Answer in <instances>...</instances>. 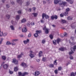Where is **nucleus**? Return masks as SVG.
I'll return each mask as SVG.
<instances>
[{
	"label": "nucleus",
	"instance_id": "obj_17",
	"mask_svg": "<svg viewBox=\"0 0 76 76\" xmlns=\"http://www.w3.org/2000/svg\"><path fill=\"white\" fill-rule=\"evenodd\" d=\"M67 19H68V20H72L73 19V18H72V17H68L67 18Z\"/></svg>",
	"mask_w": 76,
	"mask_h": 76
},
{
	"label": "nucleus",
	"instance_id": "obj_19",
	"mask_svg": "<svg viewBox=\"0 0 76 76\" xmlns=\"http://www.w3.org/2000/svg\"><path fill=\"white\" fill-rule=\"evenodd\" d=\"M22 56H23V53H21L20 55H18L17 58H20V57H22Z\"/></svg>",
	"mask_w": 76,
	"mask_h": 76
},
{
	"label": "nucleus",
	"instance_id": "obj_3",
	"mask_svg": "<svg viewBox=\"0 0 76 76\" xmlns=\"http://www.w3.org/2000/svg\"><path fill=\"white\" fill-rule=\"evenodd\" d=\"M7 35V33H4L3 34L2 32H1L0 30V37H2V36H4V37L6 36Z\"/></svg>",
	"mask_w": 76,
	"mask_h": 76
},
{
	"label": "nucleus",
	"instance_id": "obj_7",
	"mask_svg": "<svg viewBox=\"0 0 76 76\" xmlns=\"http://www.w3.org/2000/svg\"><path fill=\"white\" fill-rule=\"evenodd\" d=\"M64 16H66L68 15H67L66 13L65 12L60 14V16L61 18H63V17H64Z\"/></svg>",
	"mask_w": 76,
	"mask_h": 76
},
{
	"label": "nucleus",
	"instance_id": "obj_52",
	"mask_svg": "<svg viewBox=\"0 0 76 76\" xmlns=\"http://www.w3.org/2000/svg\"><path fill=\"white\" fill-rule=\"evenodd\" d=\"M58 70H61V67H59L58 68Z\"/></svg>",
	"mask_w": 76,
	"mask_h": 76
},
{
	"label": "nucleus",
	"instance_id": "obj_9",
	"mask_svg": "<svg viewBox=\"0 0 76 76\" xmlns=\"http://www.w3.org/2000/svg\"><path fill=\"white\" fill-rule=\"evenodd\" d=\"M70 11V9L69 8H67L66 10V12H65L66 14V15L68 16V12H69Z\"/></svg>",
	"mask_w": 76,
	"mask_h": 76
},
{
	"label": "nucleus",
	"instance_id": "obj_30",
	"mask_svg": "<svg viewBox=\"0 0 76 76\" xmlns=\"http://www.w3.org/2000/svg\"><path fill=\"white\" fill-rule=\"evenodd\" d=\"M30 4V2L29 1H27L26 2V6H28Z\"/></svg>",
	"mask_w": 76,
	"mask_h": 76
},
{
	"label": "nucleus",
	"instance_id": "obj_35",
	"mask_svg": "<svg viewBox=\"0 0 76 76\" xmlns=\"http://www.w3.org/2000/svg\"><path fill=\"white\" fill-rule=\"evenodd\" d=\"M53 44L54 45H56V40L53 41Z\"/></svg>",
	"mask_w": 76,
	"mask_h": 76
},
{
	"label": "nucleus",
	"instance_id": "obj_26",
	"mask_svg": "<svg viewBox=\"0 0 76 76\" xmlns=\"http://www.w3.org/2000/svg\"><path fill=\"white\" fill-rule=\"evenodd\" d=\"M58 3H59V4H60V5H62V4H63V1H59L58 2Z\"/></svg>",
	"mask_w": 76,
	"mask_h": 76
},
{
	"label": "nucleus",
	"instance_id": "obj_61",
	"mask_svg": "<svg viewBox=\"0 0 76 76\" xmlns=\"http://www.w3.org/2000/svg\"><path fill=\"white\" fill-rule=\"evenodd\" d=\"M75 43L74 42H72L71 43V45H75Z\"/></svg>",
	"mask_w": 76,
	"mask_h": 76
},
{
	"label": "nucleus",
	"instance_id": "obj_41",
	"mask_svg": "<svg viewBox=\"0 0 76 76\" xmlns=\"http://www.w3.org/2000/svg\"><path fill=\"white\" fill-rule=\"evenodd\" d=\"M49 37L51 39L53 38V35L50 34V35Z\"/></svg>",
	"mask_w": 76,
	"mask_h": 76
},
{
	"label": "nucleus",
	"instance_id": "obj_49",
	"mask_svg": "<svg viewBox=\"0 0 76 76\" xmlns=\"http://www.w3.org/2000/svg\"><path fill=\"white\" fill-rule=\"evenodd\" d=\"M66 4V2H63L62 4V5H65V4Z\"/></svg>",
	"mask_w": 76,
	"mask_h": 76
},
{
	"label": "nucleus",
	"instance_id": "obj_32",
	"mask_svg": "<svg viewBox=\"0 0 76 76\" xmlns=\"http://www.w3.org/2000/svg\"><path fill=\"white\" fill-rule=\"evenodd\" d=\"M41 32V31H38L37 30L36 31V33L37 34H40Z\"/></svg>",
	"mask_w": 76,
	"mask_h": 76
},
{
	"label": "nucleus",
	"instance_id": "obj_64",
	"mask_svg": "<svg viewBox=\"0 0 76 76\" xmlns=\"http://www.w3.org/2000/svg\"><path fill=\"white\" fill-rule=\"evenodd\" d=\"M33 9L34 10V11H35V7H34L33 8Z\"/></svg>",
	"mask_w": 76,
	"mask_h": 76
},
{
	"label": "nucleus",
	"instance_id": "obj_24",
	"mask_svg": "<svg viewBox=\"0 0 76 76\" xmlns=\"http://www.w3.org/2000/svg\"><path fill=\"white\" fill-rule=\"evenodd\" d=\"M56 41L58 44H59V42H60V41H61V40L60 39H58Z\"/></svg>",
	"mask_w": 76,
	"mask_h": 76
},
{
	"label": "nucleus",
	"instance_id": "obj_58",
	"mask_svg": "<svg viewBox=\"0 0 76 76\" xmlns=\"http://www.w3.org/2000/svg\"><path fill=\"white\" fill-rule=\"evenodd\" d=\"M64 37H67V34L65 33V34H64Z\"/></svg>",
	"mask_w": 76,
	"mask_h": 76
},
{
	"label": "nucleus",
	"instance_id": "obj_44",
	"mask_svg": "<svg viewBox=\"0 0 76 76\" xmlns=\"http://www.w3.org/2000/svg\"><path fill=\"white\" fill-rule=\"evenodd\" d=\"M62 22H63V23H66V21L64 20H61Z\"/></svg>",
	"mask_w": 76,
	"mask_h": 76
},
{
	"label": "nucleus",
	"instance_id": "obj_8",
	"mask_svg": "<svg viewBox=\"0 0 76 76\" xmlns=\"http://www.w3.org/2000/svg\"><path fill=\"white\" fill-rule=\"evenodd\" d=\"M8 67H9V65L7 64H4L3 66V68L4 69H7Z\"/></svg>",
	"mask_w": 76,
	"mask_h": 76
},
{
	"label": "nucleus",
	"instance_id": "obj_42",
	"mask_svg": "<svg viewBox=\"0 0 76 76\" xmlns=\"http://www.w3.org/2000/svg\"><path fill=\"white\" fill-rule=\"evenodd\" d=\"M46 41H45V40L44 39H43V40H42V43L43 44H45V42H46Z\"/></svg>",
	"mask_w": 76,
	"mask_h": 76
},
{
	"label": "nucleus",
	"instance_id": "obj_23",
	"mask_svg": "<svg viewBox=\"0 0 76 76\" xmlns=\"http://www.w3.org/2000/svg\"><path fill=\"white\" fill-rule=\"evenodd\" d=\"M28 73L27 72H24L22 74L21 76H25L26 75H28Z\"/></svg>",
	"mask_w": 76,
	"mask_h": 76
},
{
	"label": "nucleus",
	"instance_id": "obj_18",
	"mask_svg": "<svg viewBox=\"0 0 76 76\" xmlns=\"http://www.w3.org/2000/svg\"><path fill=\"white\" fill-rule=\"evenodd\" d=\"M58 0H54V4H57L58 3Z\"/></svg>",
	"mask_w": 76,
	"mask_h": 76
},
{
	"label": "nucleus",
	"instance_id": "obj_57",
	"mask_svg": "<svg viewBox=\"0 0 76 76\" xmlns=\"http://www.w3.org/2000/svg\"><path fill=\"white\" fill-rule=\"evenodd\" d=\"M9 73L10 74H13V72L12 71H9Z\"/></svg>",
	"mask_w": 76,
	"mask_h": 76
},
{
	"label": "nucleus",
	"instance_id": "obj_56",
	"mask_svg": "<svg viewBox=\"0 0 76 76\" xmlns=\"http://www.w3.org/2000/svg\"><path fill=\"white\" fill-rule=\"evenodd\" d=\"M31 25H32L33 26L34 25V22H32L31 23Z\"/></svg>",
	"mask_w": 76,
	"mask_h": 76
},
{
	"label": "nucleus",
	"instance_id": "obj_54",
	"mask_svg": "<svg viewBox=\"0 0 76 76\" xmlns=\"http://www.w3.org/2000/svg\"><path fill=\"white\" fill-rule=\"evenodd\" d=\"M28 37H31V33H29L28 34Z\"/></svg>",
	"mask_w": 76,
	"mask_h": 76
},
{
	"label": "nucleus",
	"instance_id": "obj_15",
	"mask_svg": "<svg viewBox=\"0 0 76 76\" xmlns=\"http://www.w3.org/2000/svg\"><path fill=\"white\" fill-rule=\"evenodd\" d=\"M2 59L4 61L6 60V57L5 56H2Z\"/></svg>",
	"mask_w": 76,
	"mask_h": 76
},
{
	"label": "nucleus",
	"instance_id": "obj_53",
	"mask_svg": "<svg viewBox=\"0 0 76 76\" xmlns=\"http://www.w3.org/2000/svg\"><path fill=\"white\" fill-rule=\"evenodd\" d=\"M23 42L25 44H27V42L26 41H23Z\"/></svg>",
	"mask_w": 76,
	"mask_h": 76
},
{
	"label": "nucleus",
	"instance_id": "obj_45",
	"mask_svg": "<svg viewBox=\"0 0 76 76\" xmlns=\"http://www.w3.org/2000/svg\"><path fill=\"white\" fill-rule=\"evenodd\" d=\"M3 39L1 38L0 41V44H1V43L2 42V41H3Z\"/></svg>",
	"mask_w": 76,
	"mask_h": 76
},
{
	"label": "nucleus",
	"instance_id": "obj_36",
	"mask_svg": "<svg viewBox=\"0 0 76 76\" xmlns=\"http://www.w3.org/2000/svg\"><path fill=\"white\" fill-rule=\"evenodd\" d=\"M57 60H55L54 63H53V64L54 65H55V66H56L57 64Z\"/></svg>",
	"mask_w": 76,
	"mask_h": 76
},
{
	"label": "nucleus",
	"instance_id": "obj_16",
	"mask_svg": "<svg viewBox=\"0 0 76 76\" xmlns=\"http://www.w3.org/2000/svg\"><path fill=\"white\" fill-rule=\"evenodd\" d=\"M10 27L11 30H12V31H14L15 30V27H14V26H13L11 25L10 26Z\"/></svg>",
	"mask_w": 76,
	"mask_h": 76
},
{
	"label": "nucleus",
	"instance_id": "obj_5",
	"mask_svg": "<svg viewBox=\"0 0 76 76\" xmlns=\"http://www.w3.org/2000/svg\"><path fill=\"white\" fill-rule=\"evenodd\" d=\"M21 66L22 67H24V68H25L26 67H27V65H26V63L23 62L21 63Z\"/></svg>",
	"mask_w": 76,
	"mask_h": 76
},
{
	"label": "nucleus",
	"instance_id": "obj_11",
	"mask_svg": "<svg viewBox=\"0 0 76 76\" xmlns=\"http://www.w3.org/2000/svg\"><path fill=\"white\" fill-rule=\"evenodd\" d=\"M40 73H39V71H36L35 72V76H38L39 75Z\"/></svg>",
	"mask_w": 76,
	"mask_h": 76
},
{
	"label": "nucleus",
	"instance_id": "obj_37",
	"mask_svg": "<svg viewBox=\"0 0 76 76\" xmlns=\"http://www.w3.org/2000/svg\"><path fill=\"white\" fill-rule=\"evenodd\" d=\"M73 50H72V51H71V52H69V55H70V54H73V53H74V52H73Z\"/></svg>",
	"mask_w": 76,
	"mask_h": 76
},
{
	"label": "nucleus",
	"instance_id": "obj_28",
	"mask_svg": "<svg viewBox=\"0 0 76 76\" xmlns=\"http://www.w3.org/2000/svg\"><path fill=\"white\" fill-rule=\"evenodd\" d=\"M6 45H11L12 43L10 41H7L6 43Z\"/></svg>",
	"mask_w": 76,
	"mask_h": 76
},
{
	"label": "nucleus",
	"instance_id": "obj_2",
	"mask_svg": "<svg viewBox=\"0 0 76 76\" xmlns=\"http://www.w3.org/2000/svg\"><path fill=\"white\" fill-rule=\"evenodd\" d=\"M43 30H45V32L46 34H48V32H49V31H48V30H49V29L46 28V26H45L44 28H43Z\"/></svg>",
	"mask_w": 76,
	"mask_h": 76
},
{
	"label": "nucleus",
	"instance_id": "obj_31",
	"mask_svg": "<svg viewBox=\"0 0 76 76\" xmlns=\"http://www.w3.org/2000/svg\"><path fill=\"white\" fill-rule=\"evenodd\" d=\"M49 66L50 67H54V65L53 64H50L49 65Z\"/></svg>",
	"mask_w": 76,
	"mask_h": 76
},
{
	"label": "nucleus",
	"instance_id": "obj_46",
	"mask_svg": "<svg viewBox=\"0 0 76 76\" xmlns=\"http://www.w3.org/2000/svg\"><path fill=\"white\" fill-rule=\"evenodd\" d=\"M42 60L43 61H45L46 60V58H43Z\"/></svg>",
	"mask_w": 76,
	"mask_h": 76
},
{
	"label": "nucleus",
	"instance_id": "obj_14",
	"mask_svg": "<svg viewBox=\"0 0 76 76\" xmlns=\"http://www.w3.org/2000/svg\"><path fill=\"white\" fill-rule=\"evenodd\" d=\"M76 49V46L75 45L74 46V48H70L71 51H72V50H73L74 51H75V50Z\"/></svg>",
	"mask_w": 76,
	"mask_h": 76
},
{
	"label": "nucleus",
	"instance_id": "obj_22",
	"mask_svg": "<svg viewBox=\"0 0 76 76\" xmlns=\"http://www.w3.org/2000/svg\"><path fill=\"white\" fill-rule=\"evenodd\" d=\"M42 55V51H40L39 52V57H41Z\"/></svg>",
	"mask_w": 76,
	"mask_h": 76
},
{
	"label": "nucleus",
	"instance_id": "obj_59",
	"mask_svg": "<svg viewBox=\"0 0 76 76\" xmlns=\"http://www.w3.org/2000/svg\"><path fill=\"white\" fill-rule=\"evenodd\" d=\"M54 72L56 74H57V70H55Z\"/></svg>",
	"mask_w": 76,
	"mask_h": 76
},
{
	"label": "nucleus",
	"instance_id": "obj_38",
	"mask_svg": "<svg viewBox=\"0 0 76 76\" xmlns=\"http://www.w3.org/2000/svg\"><path fill=\"white\" fill-rule=\"evenodd\" d=\"M69 1L70 4H73V2H74L73 0L72 1V0H70Z\"/></svg>",
	"mask_w": 76,
	"mask_h": 76
},
{
	"label": "nucleus",
	"instance_id": "obj_62",
	"mask_svg": "<svg viewBox=\"0 0 76 76\" xmlns=\"http://www.w3.org/2000/svg\"><path fill=\"white\" fill-rule=\"evenodd\" d=\"M6 7L7 8H9V5L8 4H7L6 5Z\"/></svg>",
	"mask_w": 76,
	"mask_h": 76
},
{
	"label": "nucleus",
	"instance_id": "obj_27",
	"mask_svg": "<svg viewBox=\"0 0 76 76\" xmlns=\"http://www.w3.org/2000/svg\"><path fill=\"white\" fill-rule=\"evenodd\" d=\"M59 50L60 51H63L64 50V48H59Z\"/></svg>",
	"mask_w": 76,
	"mask_h": 76
},
{
	"label": "nucleus",
	"instance_id": "obj_21",
	"mask_svg": "<svg viewBox=\"0 0 76 76\" xmlns=\"http://www.w3.org/2000/svg\"><path fill=\"white\" fill-rule=\"evenodd\" d=\"M17 3H22L23 1V0H17Z\"/></svg>",
	"mask_w": 76,
	"mask_h": 76
},
{
	"label": "nucleus",
	"instance_id": "obj_63",
	"mask_svg": "<svg viewBox=\"0 0 76 76\" xmlns=\"http://www.w3.org/2000/svg\"><path fill=\"white\" fill-rule=\"evenodd\" d=\"M28 12H31V9L30 8L28 10Z\"/></svg>",
	"mask_w": 76,
	"mask_h": 76
},
{
	"label": "nucleus",
	"instance_id": "obj_51",
	"mask_svg": "<svg viewBox=\"0 0 76 76\" xmlns=\"http://www.w3.org/2000/svg\"><path fill=\"white\" fill-rule=\"evenodd\" d=\"M40 22L41 23H44V21H43V20L42 19H41V20H40Z\"/></svg>",
	"mask_w": 76,
	"mask_h": 76
},
{
	"label": "nucleus",
	"instance_id": "obj_43",
	"mask_svg": "<svg viewBox=\"0 0 76 76\" xmlns=\"http://www.w3.org/2000/svg\"><path fill=\"white\" fill-rule=\"evenodd\" d=\"M18 41V39H13L12 40V42H14V41L15 42H16V41Z\"/></svg>",
	"mask_w": 76,
	"mask_h": 76
},
{
	"label": "nucleus",
	"instance_id": "obj_1",
	"mask_svg": "<svg viewBox=\"0 0 76 76\" xmlns=\"http://www.w3.org/2000/svg\"><path fill=\"white\" fill-rule=\"evenodd\" d=\"M42 19H44V17H45L46 19H48L49 18V16L48 15H46V14L44 13H43L42 15Z\"/></svg>",
	"mask_w": 76,
	"mask_h": 76
},
{
	"label": "nucleus",
	"instance_id": "obj_25",
	"mask_svg": "<svg viewBox=\"0 0 76 76\" xmlns=\"http://www.w3.org/2000/svg\"><path fill=\"white\" fill-rule=\"evenodd\" d=\"M6 17L7 19H10V15L7 14L6 15Z\"/></svg>",
	"mask_w": 76,
	"mask_h": 76
},
{
	"label": "nucleus",
	"instance_id": "obj_29",
	"mask_svg": "<svg viewBox=\"0 0 76 76\" xmlns=\"http://www.w3.org/2000/svg\"><path fill=\"white\" fill-rule=\"evenodd\" d=\"M14 71L15 72H17L18 70V68L17 67H15L14 69Z\"/></svg>",
	"mask_w": 76,
	"mask_h": 76
},
{
	"label": "nucleus",
	"instance_id": "obj_39",
	"mask_svg": "<svg viewBox=\"0 0 76 76\" xmlns=\"http://www.w3.org/2000/svg\"><path fill=\"white\" fill-rule=\"evenodd\" d=\"M75 74L74 72H72L71 73V76H75Z\"/></svg>",
	"mask_w": 76,
	"mask_h": 76
},
{
	"label": "nucleus",
	"instance_id": "obj_55",
	"mask_svg": "<svg viewBox=\"0 0 76 76\" xmlns=\"http://www.w3.org/2000/svg\"><path fill=\"white\" fill-rule=\"evenodd\" d=\"M11 3L12 4V5H14V4H15V3L13 1L11 2Z\"/></svg>",
	"mask_w": 76,
	"mask_h": 76
},
{
	"label": "nucleus",
	"instance_id": "obj_60",
	"mask_svg": "<svg viewBox=\"0 0 76 76\" xmlns=\"http://www.w3.org/2000/svg\"><path fill=\"white\" fill-rule=\"evenodd\" d=\"M27 41V42H29V39H27V41Z\"/></svg>",
	"mask_w": 76,
	"mask_h": 76
},
{
	"label": "nucleus",
	"instance_id": "obj_50",
	"mask_svg": "<svg viewBox=\"0 0 76 76\" xmlns=\"http://www.w3.org/2000/svg\"><path fill=\"white\" fill-rule=\"evenodd\" d=\"M69 58L70 60H73V57L72 56H70Z\"/></svg>",
	"mask_w": 76,
	"mask_h": 76
},
{
	"label": "nucleus",
	"instance_id": "obj_6",
	"mask_svg": "<svg viewBox=\"0 0 76 76\" xmlns=\"http://www.w3.org/2000/svg\"><path fill=\"white\" fill-rule=\"evenodd\" d=\"M13 62L15 64L17 65L18 64V61H16V59H13Z\"/></svg>",
	"mask_w": 76,
	"mask_h": 76
},
{
	"label": "nucleus",
	"instance_id": "obj_13",
	"mask_svg": "<svg viewBox=\"0 0 76 76\" xmlns=\"http://www.w3.org/2000/svg\"><path fill=\"white\" fill-rule=\"evenodd\" d=\"M26 22V18H24L21 20V23H25Z\"/></svg>",
	"mask_w": 76,
	"mask_h": 76
},
{
	"label": "nucleus",
	"instance_id": "obj_47",
	"mask_svg": "<svg viewBox=\"0 0 76 76\" xmlns=\"http://www.w3.org/2000/svg\"><path fill=\"white\" fill-rule=\"evenodd\" d=\"M11 44H12V45H16V43H14V42H13V43H11Z\"/></svg>",
	"mask_w": 76,
	"mask_h": 76
},
{
	"label": "nucleus",
	"instance_id": "obj_34",
	"mask_svg": "<svg viewBox=\"0 0 76 76\" xmlns=\"http://www.w3.org/2000/svg\"><path fill=\"white\" fill-rule=\"evenodd\" d=\"M32 14L33 15L34 17H36V16H37V13H32Z\"/></svg>",
	"mask_w": 76,
	"mask_h": 76
},
{
	"label": "nucleus",
	"instance_id": "obj_48",
	"mask_svg": "<svg viewBox=\"0 0 76 76\" xmlns=\"http://www.w3.org/2000/svg\"><path fill=\"white\" fill-rule=\"evenodd\" d=\"M18 75L19 76H22V72H18Z\"/></svg>",
	"mask_w": 76,
	"mask_h": 76
},
{
	"label": "nucleus",
	"instance_id": "obj_20",
	"mask_svg": "<svg viewBox=\"0 0 76 76\" xmlns=\"http://www.w3.org/2000/svg\"><path fill=\"white\" fill-rule=\"evenodd\" d=\"M29 56L31 58H33L34 57V55L33 54H32L31 53H30L29 54Z\"/></svg>",
	"mask_w": 76,
	"mask_h": 76
},
{
	"label": "nucleus",
	"instance_id": "obj_10",
	"mask_svg": "<svg viewBox=\"0 0 76 76\" xmlns=\"http://www.w3.org/2000/svg\"><path fill=\"white\" fill-rule=\"evenodd\" d=\"M20 19V15H17L16 16V20H19Z\"/></svg>",
	"mask_w": 76,
	"mask_h": 76
},
{
	"label": "nucleus",
	"instance_id": "obj_33",
	"mask_svg": "<svg viewBox=\"0 0 76 76\" xmlns=\"http://www.w3.org/2000/svg\"><path fill=\"white\" fill-rule=\"evenodd\" d=\"M17 12L18 13V14H19V15H20V14H21V13H22V10H18Z\"/></svg>",
	"mask_w": 76,
	"mask_h": 76
},
{
	"label": "nucleus",
	"instance_id": "obj_40",
	"mask_svg": "<svg viewBox=\"0 0 76 76\" xmlns=\"http://www.w3.org/2000/svg\"><path fill=\"white\" fill-rule=\"evenodd\" d=\"M38 33H36L34 34V36L35 37H37L38 35Z\"/></svg>",
	"mask_w": 76,
	"mask_h": 76
},
{
	"label": "nucleus",
	"instance_id": "obj_4",
	"mask_svg": "<svg viewBox=\"0 0 76 76\" xmlns=\"http://www.w3.org/2000/svg\"><path fill=\"white\" fill-rule=\"evenodd\" d=\"M58 18V17H57V16L55 15H52L51 16V19H52V20H54V19H57V18Z\"/></svg>",
	"mask_w": 76,
	"mask_h": 76
},
{
	"label": "nucleus",
	"instance_id": "obj_12",
	"mask_svg": "<svg viewBox=\"0 0 76 76\" xmlns=\"http://www.w3.org/2000/svg\"><path fill=\"white\" fill-rule=\"evenodd\" d=\"M22 31L23 32H25L27 31V29L26 27H24L22 29Z\"/></svg>",
	"mask_w": 76,
	"mask_h": 76
}]
</instances>
